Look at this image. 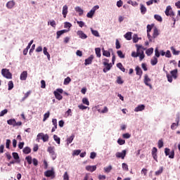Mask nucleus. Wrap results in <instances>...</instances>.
<instances>
[{
  "instance_id": "nucleus-1",
  "label": "nucleus",
  "mask_w": 180,
  "mask_h": 180,
  "mask_svg": "<svg viewBox=\"0 0 180 180\" xmlns=\"http://www.w3.org/2000/svg\"><path fill=\"white\" fill-rule=\"evenodd\" d=\"M49 134H44V133H39L38 134V135L37 136V139L36 141H37V143H40V140H42L44 141V143H46L47 141H49Z\"/></svg>"
},
{
  "instance_id": "nucleus-2",
  "label": "nucleus",
  "mask_w": 180,
  "mask_h": 180,
  "mask_svg": "<svg viewBox=\"0 0 180 180\" xmlns=\"http://www.w3.org/2000/svg\"><path fill=\"white\" fill-rule=\"evenodd\" d=\"M44 176H46V178L54 179V178H56V172H54V169L52 168L51 170L44 172Z\"/></svg>"
},
{
  "instance_id": "nucleus-3",
  "label": "nucleus",
  "mask_w": 180,
  "mask_h": 180,
  "mask_svg": "<svg viewBox=\"0 0 180 180\" xmlns=\"http://www.w3.org/2000/svg\"><path fill=\"white\" fill-rule=\"evenodd\" d=\"M1 75L3 77H4V78H6L7 79H12V73H11L8 69H2Z\"/></svg>"
},
{
  "instance_id": "nucleus-4",
  "label": "nucleus",
  "mask_w": 180,
  "mask_h": 180,
  "mask_svg": "<svg viewBox=\"0 0 180 180\" xmlns=\"http://www.w3.org/2000/svg\"><path fill=\"white\" fill-rule=\"evenodd\" d=\"M166 16H175V13L172 11L171 6H168L165 11Z\"/></svg>"
},
{
  "instance_id": "nucleus-5",
  "label": "nucleus",
  "mask_w": 180,
  "mask_h": 180,
  "mask_svg": "<svg viewBox=\"0 0 180 180\" xmlns=\"http://www.w3.org/2000/svg\"><path fill=\"white\" fill-rule=\"evenodd\" d=\"M169 151H170L169 148H165V155L166 156L169 155V158H172H172H174V157H175V151L172 150L170 152V154H169Z\"/></svg>"
},
{
  "instance_id": "nucleus-6",
  "label": "nucleus",
  "mask_w": 180,
  "mask_h": 180,
  "mask_svg": "<svg viewBox=\"0 0 180 180\" xmlns=\"http://www.w3.org/2000/svg\"><path fill=\"white\" fill-rule=\"evenodd\" d=\"M154 25H147V36H148V39L149 40V41H153V39L151 38V34H150V32H151V30H153V27Z\"/></svg>"
},
{
  "instance_id": "nucleus-7",
  "label": "nucleus",
  "mask_w": 180,
  "mask_h": 180,
  "mask_svg": "<svg viewBox=\"0 0 180 180\" xmlns=\"http://www.w3.org/2000/svg\"><path fill=\"white\" fill-rule=\"evenodd\" d=\"M103 65L104 67H105L103 70V72H108V71H110V68L113 67L112 63H103Z\"/></svg>"
},
{
  "instance_id": "nucleus-8",
  "label": "nucleus",
  "mask_w": 180,
  "mask_h": 180,
  "mask_svg": "<svg viewBox=\"0 0 180 180\" xmlns=\"http://www.w3.org/2000/svg\"><path fill=\"white\" fill-rule=\"evenodd\" d=\"M126 153H127L126 150H123L122 153L120 152L116 153L115 156L117 157V158H122V160H124V157H126Z\"/></svg>"
},
{
  "instance_id": "nucleus-9",
  "label": "nucleus",
  "mask_w": 180,
  "mask_h": 180,
  "mask_svg": "<svg viewBox=\"0 0 180 180\" xmlns=\"http://www.w3.org/2000/svg\"><path fill=\"white\" fill-rule=\"evenodd\" d=\"M151 82V79H150V77H148V75H145L144 79H143L144 84L147 86H150V88H153V86L151 85V84L148 83V82Z\"/></svg>"
},
{
  "instance_id": "nucleus-10",
  "label": "nucleus",
  "mask_w": 180,
  "mask_h": 180,
  "mask_svg": "<svg viewBox=\"0 0 180 180\" xmlns=\"http://www.w3.org/2000/svg\"><path fill=\"white\" fill-rule=\"evenodd\" d=\"M77 34L80 39H82L83 40H85V39H88V36L86 35V34L81 30L77 31Z\"/></svg>"
},
{
  "instance_id": "nucleus-11",
  "label": "nucleus",
  "mask_w": 180,
  "mask_h": 180,
  "mask_svg": "<svg viewBox=\"0 0 180 180\" xmlns=\"http://www.w3.org/2000/svg\"><path fill=\"white\" fill-rule=\"evenodd\" d=\"M160 34V32H158V29L155 28L153 30V36L151 37L152 41H154L155 39H157Z\"/></svg>"
},
{
  "instance_id": "nucleus-12",
  "label": "nucleus",
  "mask_w": 180,
  "mask_h": 180,
  "mask_svg": "<svg viewBox=\"0 0 180 180\" xmlns=\"http://www.w3.org/2000/svg\"><path fill=\"white\" fill-rule=\"evenodd\" d=\"M93 60H94V56L91 55L88 58L85 59L84 65H89L92 64Z\"/></svg>"
},
{
  "instance_id": "nucleus-13",
  "label": "nucleus",
  "mask_w": 180,
  "mask_h": 180,
  "mask_svg": "<svg viewBox=\"0 0 180 180\" xmlns=\"http://www.w3.org/2000/svg\"><path fill=\"white\" fill-rule=\"evenodd\" d=\"M27 79V71H23L20 76V79L21 81H26Z\"/></svg>"
},
{
  "instance_id": "nucleus-14",
  "label": "nucleus",
  "mask_w": 180,
  "mask_h": 180,
  "mask_svg": "<svg viewBox=\"0 0 180 180\" xmlns=\"http://www.w3.org/2000/svg\"><path fill=\"white\" fill-rule=\"evenodd\" d=\"M146 109V105L143 104L138 105L136 108L134 109V112H142V110H144Z\"/></svg>"
},
{
  "instance_id": "nucleus-15",
  "label": "nucleus",
  "mask_w": 180,
  "mask_h": 180,
  "mask_svg": "<svg viewBox=\"0 0 180 180\" xmlns=\"http://www.w3.org/2000/svg\"><path fill=\"white\" fill-rule=\"evenodd\" d=\"M67 32H68V30H62L58 31L56 32V39H60V37L63 36L64 33H67Z\"/></svg>"
},
{
  "instance_id": "nucleus-16",
  "label": "nucleus",
  "mask_w": 180,
  "mask_h": 180,
  "mask_svg": "<svg viewBox=\"0 0 180 180\" xmlns=\"http://www.w3.org/2000/svg\"><path fill=\"white\" fill-rule=\"evenodd\" d=\"M67 13H68V6H67V5H65L63 7V11H62L63 18H67Z\"/></svg>"
},
{
  "instance_id": "nucleus-17",
  "label": "nucleus",
  "mask_w": 180,
  "mask_h": 180,
  "mask_svg": "<svg viewBox=\"0 0 180 180\" xmlns=\"http://www.w3.org/2000/svg\"><path fill=\"white\" fill-rule=\"evenodd\" d=\"M86 171H89V172H94V171H96V165L86 166Z\"/></svg>"
},
{
  "instance_id": "nucleus-18",
  "label": "nucleus",
  "mask_w": 180,
  "mask_h": 180,
  "mask_svg": "<svg viewBox=\"0 0 180 180\" xmlns=\"http://www.w3.org/2000/svg\"><path fill=\"white\" fill-rule=\"evenodd\" d=\"M135 71L136 72V75H139V77H141L143 75V70L140 67L136 66L135 68Z\"/></svg>"
},
{
  "instance_id": "nucleus-19",
  "label": "nucleus",
  "mask_w": 180,
  "mask_h": 180,
  "mask_svg": "<svg viewBox=\"0 0 180 180\" xmlns=\"http://www.w3.org/2000/svg\"><path fill=\"white\" fill-rule=\"evenodd\" d=\"M75 9L77 12V13H79V16H82V15H84V10H82L81 7L77 6Z\"/></svg>"
},
{
  "instance_id": "nucleus-20",
  "label": "nucleus",
  "mask_w": 180,
  "mask_h": 180,
  "mask_svg": "<svg viewBox=\"0 0 180 180\" xmlns=\"http://www.w3.org/2000/svg\"><path fill=\"white\" fill-rule=\"evenodd\" d=\"M170 74H171V75H172V77L174 79H176V78H177V75H178V70H172L171 72H170Z\"/></svg>"
},
{
  "instance_id": "nucleus-21",
  "label": "nucleus",
  "mask_w": 180,
  "mask_h": 180,
  "mask_svg": "<svg viewBox=\"0 0 180 180\" xmlns=\"http://www.w3.org/2000/svg\"><path fill=\"white\" fill-rule=\"evenodd\" d=\"M15 6V1H10L6 4V7L8 9H12Z\"/></svg>"
},
{
  "instance_id": "nucleus-22",
  "label": "nucleus",
  "mask_w": 180,
  "mask_h": 180,
  "mask_svg": "<svg viewBox=\"0 0 180 180\" xmlns=\"http://www.w3.org/2000/svg\"><path fill=\"white\" fill-rule=\"evenodd\" d=\"M7 123L10 126H13V127H15V124H16V120H15V119H10V120H7Z\"/></svg>"
},
{
  "instance_id": "nucleus-23",
  "label": "nucleus",
  "mask_w": 180,
  "mask_h": 180,
  "mask_svg": "<svg viewBox=\"0 0 180 180\" xmlns=\"http://www.w3.org/2000/svg\"><path fill=\"white\" fill-rule=\"evenodd\" d=\"M90 30L93 36H95L96 37H101V35H99V32H98V30H94V28H90Z\"/></svg>"
},
{
  "instance_id": "nucleus-24",
  "label": "nucleus",
  "mask_w": 180,
  "mask_h": 180,
  "mask_svg": "<svg viewBox=\"0 0 180 180\" xmlns=\"http://www.w3.org/2000/svg\"><path fill=\"white\" fill-rule=\"evenodd\" d=\"M53 94H54L55 97L56 98V99H58V101H61L63 99V96L61 94H60V93H58L57 91H54Z\"/></svg>"
},
{
  "instance_id": "nucleus-25",
  "label": "nucleus",
  "mask_w": 180,
  "mask_h": 180,
  "mask_svg": "<svg viewBox=\"0 0 180 180\" xmlns=\"http://www.w3.org/2000/svg\"><path fill=\"white\" fill-rule=\"evenodd\" d=\"M22 153H24V154H30V153H32V149L29 146H27L24 148Z\"/></svg>"
},
{
  "instance_id": "nucleus-26",
  "label": "nucleus",
  "mask_w": 180,
  "mask_h": 180,
  "mask_svg": "<svg viewBox=\"0 0 180 180\" xmlns=\"http://www.w3.org/2000/svg\"><path fill=\"white\" fill-rule=\"evenodd\" d=\"M140 6L141 13H142V15H145L146 12H147V8H146L143 4H140Z\"/></svg>"
},
{
  "instance_id": "nucleus-27",
  "label": "nucleus",
  "mask_w": 180,
  "mask_h": 180,
  "mask_svg": "<svg viewBox=\"0 0 180 180\" xmlns=\"http://www.w3.org/2000/svg\"><path fill=\"white\" fill-rule=\"evenodd\" d=\"M158 63V59L155 56H154L153 59H151L150 60L151 65H157Z\"/></svg>"
},
{
  "instance_id": "nucleus-28",
  "label": "nucleus",
  "mask_w": 180,
  "mask_h": 180,
  "mask_svg": "<svg viewBox=\"0 0 180 180\" xmlns=\"http://www.w3.org/2000/svg\"><path fill=\"white\" fill-rule=\"evenodd\" d=\"M97 110L99 113H108L109 112V109L106 106L104 107L103 110L97 109Z\"/></svg>"
},
{
  "instance_id": "nucleus-29",
  "label": "nucleus",
  "mask_w": 180,
  "mask_h": 180,
  "mask_svg": "<svg viewBox=\"0 0 180 180\" xmlns=\"http://www.w3.org/2000/svg\"><path fill=\"white\" fill-rule=\"evenodd\" d=\"M75 137V136L74 134H72L71 136H70L69 138L67 139V144H71L74 140V138Z\"/></svg>"
},
{
  "instance_id": "nucleus-30",
  "label": "nucleus",
  "mask_w": 180,
  "mask_h": 180,
  "mask_svg": "<svg viewBox=\"0 0 180 180\" xmlns=\"http://www.w3.org/2000/svg\"><path fill=\"white\" fill-rule=\"evenodd\" d=\"M117 68H120V70L121 71H122V72H124L126 71V68H124V67H123V65L122 64V63H117Z\"/></svg>"
},
{
  "instance_id": "nucleus-31",
  "label": "nucleus",
  "mask_w": 180,
  "mask_h": 180,
  "mask_svg": "<svg viewBox=\"0 0 180 180\" xmlns=\"http://www.w3.org/2000/svg\"><path fill=\"white\" fill-rule=\"evenodd\" d=\"M153 53H154V49L153 48H149L146 51V54H147V56H151Z\"/></svg>"
},
{
  "instance_id": "nucleus-32",
  "label": "nucleus",
  "mask_w": 180,
  "mask_h": 180,
  "mask_svg": "<svg viewBox=\"0 0 180 180\" xmlns=\"http://www.w3.org/2000/svg\"><path fill=\"white\" fill-rule=\"evenodd\" d=\"M163 171H164V167H161L158 171L155 172V175L156 176H158V175H161V173L163 172Z\"/></svg>"
},
{
  "instance_id": "nucleus-33",
  "label": "nucleus",
  "mask_w": 180,
  "mask_h": 180,
  "mask_svg": "<svg viewBox=\"0 0 180 180\" xmlns=\"http://www.w3.org/2000/svg\"><path fill=\"white\" fill-rule=\"evenodd\" d=\"M103 51V56L105 57H110V52L108 51H105V49H102Z\"/></svg>"
},
{
  "instance_id": "nucleus-34",
  "label": "nucleus",
  "mask_w": 180,
  "mask_h": 180,
  "mask_svg": "<svg viewBox=\"0 0 180 180\" xmlns=\"http://www.w3.org/2000/svg\"><path fill=\"white\" fill-rule=\"evenodd\" d=\"M94 15H95V12H94V10H91L89 13H87V18H94Z\"/></svg>"
},
{
  "instance_id": "nucleus-35",
  "label": "nucleus",
  "mask_w": 180,
  "mask_h": 180,
  "mask_svg": "<svg viewBox=\"0 0 180 180\" xmlns=\"http://www.w3.org/2000/svg\"><path fill=\"white\" fill-rule=\"evenodd\" d=\"M48 153H49V154H54V153H56L54 151V146H49L47 149Z\"/></svg>"
},
{
  "instance_id": "nucleus-36",
  "label": "nucleus",
  "mask_w": 180,
  "mask_h": 180,
  "mask_svg": "<svg viewBox=\"0 0 180 180\" xmlns=\"http://www.w3.org/2000/svg\"><path fill=\"white\" fill-rule=\"evenodd\" d=\"M25 160L27 162V164H29V165H30L32 164V161H33V159H32V156L28 155L25 158Z\"/></svg>"
},
{
  "instance_id": "nucleus-37",
  "label": "nucleus",
  "mask_w": 180,
  "mask_h": 180,
  "mask_svg": "<svg viewBox=\"0 0 180 180\" xmlns=\"http://www.w3.org/2000/svg\"><path fill=\"white\" fill-rule=\"evenodd\" d=\"M112 165H109L107 167H104V171L105 172H106L107 174H109V172H110L112 171Z\"/></svg>"
},
{
  "instance_id": "nucleus-38",
  "label": "nucleus",
  "mask_w": 180,
  "mask_h": 180,
  "mask_svg": "<svg viewBox=\"0 0 180 180\" xmlns=\"http://www.w3.org/2000/svg\"><path fill=\"white\" fill-rule=\"evenodd\" d=\"M158 148H162V147H164V141H162V139H160L158 141Z\"/></svg>"
},
{
  "instance_id": "nucleus-39",
  "label": "nucleus",
  "mask_w": 180,
  "mask_h": 180,
  "mask_svg": "<svg viewBox=\"0 0 180 180\" xmlns=\"http://www.w3.org/2000/svg\"><path fill=\"white\" fill-rule=\"evenodd\" d=\"M124 38L127 39V40H130L131 39V32H127L125 34H124Z\"/></svg>"
},
{
  "instance_id": "nucleus-40",
  "label": "nucleus",
  "mask_w": 180,
  "mask_h": 180,
  "mask_svg": "<svg viewBox=\"0 0 180 180\" xmlns=\"http://www.w3.org/2000/svg\"><path fill=\"white\" fill-rule=\"evenodd\" d=\"M170 49L174 56H178L179 54V51L175 50V48L174 46H172Z\"/></svg>"
},
{
  "instance_id": "nucleus-41",
  "label": "nucleus",
  "mask_w": 180,
  "mask_h": 180,
  "mask_svg": "<svg viewBox=\"0 0 180 180\" xmlns=\"http://www.w3.org/2000/svg\"><path fill=\"white\" fill-rule=\"evenodd\" d=\"M44 56H47L48 60H50V53H49V52H47V48L46 47L44 48Z\"/></svg>"
},
{
  "instance_id": "nucleus-42",
  "label": "nucleus",
  "mask_w": 180,
  "mask_h": 180,
  "mask_svg": "<svg viewBox=\"0 0 180 180\" xmlns=\"http://www.w3.org/2000/svg\"><path fill=\"white\" fill-rule=\"evenodd\" d=\"M49 117H50V112L49 111H48L47 112H46L44 115L43 122H46V119H49Z\"/></svg>"
},
{
  "instance_id": "nucleus-43",
  "label": "nucleus",
  "mask_w": 180,
  "mask_h": 180,
  "mask_svg": "<svg viewBox=\"0 0 180 180\" xmlns=\"http://www.w3.org/2000/svg\"><path fill=\"white\" fill-rule=\"evenodd\" d=\"M117 54L118 57H120V58H124L125 57L124 54H123V52H122V51H117Z\"/></svg>"
},
{
  "instance_id": "nucleus-44",
  "label": "nucleus",
  "mask_w": 180,
  "mask_h": 180,
  "mask_svg": "<svg viewBox=\"0 0 180 180\" xmlns=\"http://www.w3.org/2000/svg\"><path fill=\"white\" fill-rule=\"evenodd\" d=\"M8 91H11V89H13V81H9L8 83Z\"/></svg>"
},
{
  "instance_id": "nucleus-45",
  "label": "nucleus",
  "mask_w": 180,
  "mask_h": 180,
  "mask_svg": "<svg viewBox=\"0 0 180 180\" xmlns=\"http://www.w3.org/2000/svg\"><path fill=\"white\" fill-rule=\"evenodd\" d=\"M70 82H71V78L70 77H68L67 78L65 79L63 84L64 85H68Z\"/></svg>"
},
{
  "instance_id": "nucleus-46",
  "label": "nucleus",
  "mask_w": 180,
  "mask_h": 180,
  "mask_svg": "<svg viewBox=\"0 0 180 180\" xmlns=\"http://www.w3.org/2000/svg\"><path fill=\"white\" fill-rule=\"evenodd\" d=\"M154 18L156 20H158V22H162V18L160 15L155 14Z\"/></svg>"
},
{
  "instance_id": "nucleus-47",
  "label": "nucleus",
  "mask_w": 180,
  "mask_h": 180,
  "mask_svg": "<svg viewBox=\"0 0 180 180\" xmlns=\"http://www.w3.org/2000/svg\"><path fill=\"white\" fill-rule=\"evenodd\" d=\"M96 54L97 57L100 58L101 54V48H96L95 49Z\"/></svg>"
},
{
  "instance_id": "nucleus-48",
  "label": "nucleus",
  "mask_w": 180,
  "mask_h": 180,
  "mask_svg": "<svg viewBox=\"0 0 180 180\" xmlns=\"http://www.w3.org/2000/svg\"><path fill=\"white\" fill-rule=\"evenodd\" d=\"M82 103H84V105H87V106H89V101L86 98H82Z\"/></svg>"
},
{
  "instance_id": "nucleus-49",
  "label": "nucleus",
  "mask_w": 180,
  "mask_h": 180,
  "mask_svg": "<svg viewBox=\"0 0 180 180\" xmlns=\"http://www.w3.org/2000/svg\"><path fill=\"white\" fill-rule=\"evenodd\" d=\"M6 113H8V109H4V110H1L0 112V117H2V116H5V115H6Z\"/></svg>"
},
{
  "instance_id": "nucleus-50",
  "label": "nucleus",
  "mask_w": 180,
  "mask_h": 180,
  "mask_svg": "<svg viewBox=\"0 0 180 180\" xmlns=\"http://www.w3.org/2000/svg\"><path fill=\"white\" fill-rule=\"evenodd\" d=\"M145 57L146 56L144 55V51H141V52H140V54H139L140 61H142V60L144 59Z\"/></svg>"
},
{
  "instance_id": "nucleus-51",
  "label": "nucleus",
  "mask_w": 180,
  "mask_h": 180,
  "mask_svg": "<svg viewBox=\"0 0 180 180\" xmlns=\"http://www.w3.org/2000/svg\"><path fill=\"white\" fill-rule=\"evenodd\" d=\"M53 139L57 143V144H60V137H58L57 135H53Z\"/></svg>"
},
{
  "instance_id": "nucleus-52",
  "label": "nucleus",
  "mask_w": 180,
  "mask_h": 180,
  "mask_svg": "<svg viewBox=\"0 0 180 180\" xmlns=\"http://www.w3.org/2000/svg\"><path fill=\"white\" fill-rule=\"evenodd\" d=\"M123 82H124L122 79V77H120V76L117 77V83H118L119 85H122V84H123Z\"/></svg>"
},
{
  "instance_id": "nucleus-53",
  "label": "nucleus",
  "mask_w": 180,
  "mask_h": 180,
  "mask_svg": "<svg viewBox=\"0 0 180 180\" xmlns=\"http://www.w3.org/2000/svg\"><path fill=\"white\" fill-rule=\"evenodd\" d=\"M165 57L167 58H171L172 57V54H171V51L169 50H167L165 53Z\"/></svg>"
},
{
  "instance_id": "nucleus-54",
  "label": "nucleus",
  "mask_w": 180,
  "mask_h": 180,
  "mask_svg": "<svg viewBox=\"0 0 180 180\" xmlns=\"http://www.w3.org/2000/svg\"><path fill=\"white\" fill-rule=\"evenodd\" d=\"M121 46H120V42L119 41V39H116L115 41V48L117 49V50H119V49H120Z\"/></svg>"
},
{
  "instance_id": "nucleus-55",
  "label": "nucleus",
  "mask_w": 180,
  "mask_h": 180,
  "mask_svg": "<svg viewBox=\"0 0 180 180\" xmlns=\"http://www.w3.org/2000/svg\"><path fill=\"white\" fill-rule=\"evenodd\" d=\"M32 164L34 165V167H37L39 165V160L36 158L32 159Z\"/></svg>"
},
{
  "instance_id": "nucleus-56",
  "label": "nucleus",
  "mask_w": 180,
  "mask_h": 180,
  "mask_svg": "<svg viewBox=\"0 0 180 180\" xmlns=\"http://www.w3.org/2000/svg\"><path fill=\"white\" fill-rule=\"evenodd\" d=\"M140 56V51H138L136 53V51H133L131 53V57H139Z\"/></svg>"
},
{
  "instance_id": "nucleus-57",
  "label": "nucleus",
  "mask_w": 180,
  "mask_h": 180,
  "mask_svg": "<svg viewBox=\"0 0 180 180\" xmlns=\"http://www.w3.org/2000/svg\"><path fill=\"white\" fill-rule=\"evenodd\" d=\"M122 169H124V171H129V165H127V164L126 163H122Z\"/></svg>"
},
{
  "instance_id": "nucleus-58",
  "label": "nucleus",
  "mask_w": 180,
  "mask_h": 180,
  "mask_svg": "<svg viewBox=\"0 0 180 180\" xmlns=\"http://www.w3.org/2000/svg\"><path fill=\"white\" fill-rule=\"evenodd\" d=\"M31 94H32V91H27V92L25 94L24 97L22 98V101H25V99H27V98H29V96H30V95Z\"/></svg>"
},
{
  "instance_id": "nucleus-59",
  "label": "nucleus",
  "mask_w": 180,
  "mask_h": 180,
  "mask_svg": "<svg viewBox=\"0 0 180 180\" xmlns=\"http://www.w3.org/2000/svg\"><path fill=\"white\" fill-rule=\"evenodd\" d=\"M117 143H118V144H120V146H123V144H124L126 143V141H124L122 139H119L117 140Z\"/></svg>"
},
{
  "instance_id": "nucleus-60",
  "label": "nucleus",
  "mask_w": 180,
  "mask_h": 180,
  "mask_svg": "<svg viewBox=\"0 0 180 180\" xmlns=\"http://www.w3.org/2000/svg\"><path fill=\"white\" fill-rule=\"evenodd\" d=\"M63 179L70 180V176H68V173L67 172H65L63 174Z\"/></svg>"
},
{
  "instance_id": "nucleus-61",
  "label": "nucleus",
  "mask_w": 180,
  "mask_h": 180,
  "mask_svg": "<svg viewBox=\"0 0 180 180\" xmlns=\"http://www.w3.org/2000/svg\"><path fill=\"white\" fill-rule=\"evenodd\" d=\"M72 26V24H71L70 22H65V25H64V27L65 29H67V27H71Z\"/></svg>"
},
{
  "instance_id": "nucleus-62",
  "label": "nucleus",
  "mask_w": 180,
  "mask_h": 180,
  "mask_svg": "<svg viewBox=\"0 0 180 180\" xmlns=\"http://www.w3.org/2000/svg\"><path fill=\"white\" fill-rule=\"evenodd\" d=\"M123 139H130L131 137V135L129 133L124 134L122 135Z\"/></svg>"
},
{
  "instance_id": "nucleus-63",
  "label": "nucleus",
  "mask_w": 180,
  "mask_h": 180,
  "mask_svg": "<svg viewBox=\"0 0 180 180\" xmlns=\"http://www.w3.org/2000/svg\"><path fill=\"white\" fill-rule=\"evenodd\" d=\"M13 157L14 160H19V154L16 152L13 153Z\"/></svg>"
},
{
  "instance_id": "nucleus-64",
  "label": "nucleus",
  "mask_w": 180,
  "mask_h": 180,
  "mask_svg": "<svg viewBox=\"0 0 180 180\" xmlns=\"http://www.w3.org/2000/svg\"><path fill=\"white\" fill-rule=\"evenodd\" d=\"M81 154V150H75L73 151V155H79Z\"/></svg>"
}]
</instances>
